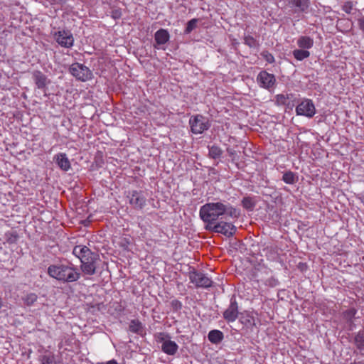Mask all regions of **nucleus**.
I'll return each instance as SVG.
<instances>
[{"label": "nucleus", "mask_w": 364, "mask_h": 364, "mask_svg": "<svg viewBox=\"0 0 364 364\" xmlns=\"http://www.w3.org/2000/svg\"><path fill=\"white\" fill-rule=\"evenodd\" d=\"M199 215L201 220L206 223V228L215 223L220 217L226 215L232 219H237L240 211L230 204L222 202L208 203L200 208Z\"/></svg>", "instance_id": "obj_1"}, {"label": "nucleus", "mask_w": 364, "mask_h": 364, "mask_svg": "<svg viewBox=\"0 0 364 364\" xmlns=\"http://www.w3.org/2000/svg\"><path fill=\"white\" fill-rule=\"evenodd\" d=\"M47 272L50 277L63 282H76L80 277V273L68 262L51 264L48 267Z\"/></svg>", "instance_id": "obj_2"}, {"label": "nucleus", "mask_w": 364, "mask_h": 364, "mask_svg": "<svg viewBox=\"0 0 364 364\" xmlns=\"http://www.w3.org/2000/svg\"><path fill=\"white\" fill-rule=\"evenodd\" d=\"M189 124L191 132L195 134H202L210 127L208 119L200 114L191 117Z\"/></svg>", "instance_id": "obj_3"}, {"label": "nucleus", "mask_w": 364, "mask_h": 364, "mask_svg": "<svg viewBox=\"0 0 364 364\" xmlns=\"http://www.w3.org/2000/svg\"><path fill=\"white\" fill-rule=\"evenodd\" d=\"M188 278L197 288H208L213 284V281L206 274L194 269L189 272Z\"/></svg>", "instance_id": "obj_4"}, {"label": "nucleus", "mask_w": 364, "mask_h": 364, "mask_svg": "<svg viewBox=\"0 0 364 364\" xmlns=\"http://www.w3.org/2000/svg\"><path fill=\"white\" fill-rule=\"evenodd\" d=\"M69 71L76 79L83 82L90 79L92 75L87 67L78 63H73L70 66Z\"/></svg>", "instance_id": "obj_5"}, {"label": "nucleus", "mask_w": 364, "mask_h": 364, "mask_svg": "<svg viewBox=\"0 0 364 364\" xmlns=\"http://www.w3.org/2000/svg\"><path fill=\"white\" fill-rule=\"evenodd\" d=\"M206 229L223 234L226 237H232L236 232L235 226L232 223L226 221L216 222Z\"/></svg>", "instance_id": "obj_6"}, {"label": "nucleus", "mask_w": 364, "mask_h": 364, "mask_svg": "<svg viewBox=\"0 0 364 364\" xmlns=\"http://www.w3.org/2000/svg\"><path fill=\"white\" fill-rule=\"evenodd\" d=\"M296 113L297 115L308 118L313 117L316 114V107L313 101L310 99H302L296 107Z\"/></svg>", "instance_id": "obj_7"}, {"label": "nucleus", "mask_w": 364, "mask_h": 364, "mask_svg": "<svg viewBox=\"0 0 364 364\" xmlns=\"http://www.w3.org/2000/svg\"><path fill=\"white\" fill-rule=\"evenodd\" d=\"M127 197L129 203L135 209H142L146 205V198L142 191H130Z\"/></svg>", "instance_id": "obj_8"}, {"label": "nucleus", "mask_w": 364, "mask_h": 364, "mask_svg": "<svg viewBox=\"0 0 364 364\" xmlns=\"http://www.w3.org/2000/svg\"><path fill=\"white\" fill-rule=\"evenodd\" d=\"M54 38L62 47L71 48L73 46L74 38L70 31H58L54 33Z\"/></svg>", "instance_id": "obj_9"}, {"label": "nucleus", "mask_w": 364, "mask_h": 364, "mask_svg": "<svg viewBox=\"0 0 364 364\" xmlns=\"http://www.w3.org/2000/svg\"><path fill=\"white\" fill-rule=\"evenodd\" d=\"M97 261V256L95 255L81 262L80 269L84 275L92 276L95 274Z\"/></svg>", "instance_id": "obj_10"}, {"label": "nucleus", "mask_w": 364, "mask_h": 364, "mask_svg": "<svg viewBox=\"0 0 364 364\" xmlns=\"http://www.w3.org/2000/svg\"><path fill=\"white\" fill-rule=\"evenodd\" d=\"M257 80L260 87L268 90L272 88L276 82L274 75L264 70L258 74Z\"/></svg>", "instance_id": "obj_11"}, {"label": "nucleus", "mask_w": 364, "mask_h": 364, "mask_svg": "<svg viewBox=\"0 0 364 364\" xmlns=\"http://www.w3.org/2000/svg\"><path fill=\"white\" fill-rule=\"evenodd\" d=\"M238 305L235 299H231L229 306L223 312L224 319L228 322H234L238 318Z\"/></svg>", "instance_id": "obj_12"}, {"label": "nucleus", "mask_w": 364, "mask_h": 364, "mask_svg": "<svg viewBox=\"0 0 364 364\" xmlns=\"http://www.w3.org/2000/svg\"><path fill=\"white\" fill-rule=\"evenodd\" d=\"M287 6L294 12H306L310 6V0H286Z\"/></svg>", "instance_id": "obj_13"}, {"label": "nucleus", "mask_w": 364, "mask_h": 364, "mask_svg": "<svg viewBox=\"0 0 364 364\" xmlns=\"http://www.w3.org/2000/svg\"><path fill=\"white\" fill-rule=\"evenodd\" d=\"M53 160L59 168L63 171H68L71 168L70 160L65 153L55 154L53 157Z\"/></svg>", "instance_id": "obj_14"}, {"label": "nucleus", "mask_w": 364, "mask_h": 364, "mask_svg": "<svg viewBox=\"0 0 364 364\" xmlns=\"http://www.w3.org/2000/svg\"><path fill=\"white\" fill-rule=\"evenodd\" d=\"M73 253L77 257L80 259V262L91 257V256H95L91 250L85 245H77L74 247Z\"/></svg>", "instance_id": "obj_15"}, {"label": "nucleus", "mask_w": 364, "mask_h": 364, "mask_svg": "<svg viewBox=\"0 0 364 364\" xmlns=\"http://www.w3.org/2000/svg\"><path fill=\"white\" fill-rule=\"evenodd\" d=\"M178 349V346L176 343V342L172 341L171 340H164L162 342L161 350L165 353L173 355L176 353Z\"/></svg>", "instance_id": "obj_16"}, {"label": "nucleus", "mask_w": 364, "mask_h": 364, "mask_svg": "<svg viewBox=\"0 0 364 364\" xmlns=\"http://www.w3.org/2000/svg\"><path fill=\"white\" fill-rule=\"evenodd\" d=\"M170 36L166 29L161 28L155 33L154 39L157 45H164L169 40Z\"/></svg>", "instance_id": "obj_17"}, {"label": "nucleus", "mask_w": 364, "mask_h": 364, "mask_svg": "<svg viewBox=\"0 0 364 364\" xmlns=\"http://www.w3.org/2000/svg\"><path fill=\"white\" fill-rule=\"evenodd\" d=\"M33 80L38 88L43 89L48 83L47 77L41 71H36L33 73Z\"/></svg>", "instance_id": "obj_18"}, {"label": "nucleus", "mask_w": 364, "mask_h": 364, "mask_svg": "<svg viewBox=\"0 0 364 364\" xmlns=\"http://www.w3.org/2000/svg\"><path fill=\"white\" fill-rule=\"evenodd\" d=\"M297 46L304 50H309L314 46V39L309 36H302L297 40Z\"/></svg>", "instance_id": "obj_19"}, {"label": "nucleus", "mask_w": 364, "mask_h": 364, "mask_svg": "<svg viewBox=\"0 0 364 364\" xmlns=\"http://www.w3.org/2000/svg\"><path fill=\"white\" fill-rule=\"evenodd\" d=\"M241 323L247 326H253L255 325V319L252 314L250 312L245 311L241 314L240 316Z\"/></svg>", "instance_id": "obj_20"}, {"label": "nucleus", "mask_w": 364, "mask_h": 364, "mask_svg": "<svg viewBox=\"0 0 364 364\" xmlns=\"http://www.w3.org/2000/svg\"><path fill=\"white\" fill-rule=\"evenodd\" d=\"M208 339L212 343L218 344L223 339V333L219 330H212L208 333Z\"/></svg>", "instance_id": "obj_21"}, {"label": "nucleus", "mask_w": 364, "mask_h": 364, "mask_svg": "<svg viewBox=\"0 0 364 364\" xmlns=\"http://www.w3.org/2000/svg\"><path fill=\"white\" fill-rule=\"evenodd\" d=\"M293 56L297 60H303L310 56V52L304 49H295L292 52Z\"/></svg>", "instance_id": "obj_22"}, {"label": "nucleus", "mask_w": 364, "mask_h": 364, "mask_svg": "<svg viewBox=\"0 0 364 364\" xmlns=\"http://www.w3.org/2000/svg\"><path fill=\"white\" fill-rule=\"evenodd\" d=\"M282 180L287 184H294L297 182L298 177L294 173L289 171L283 174Z\"/></svg>", "instance_id": "obj_23"}, {"label": "nucleus", "mask_w": 364, "mask_h": 364, "mask_svg": "<svg viewBox=\"0 0 364 364\" xmlns=\"http://www.w3.org/2000/svg\"><path fill=\"white\" fill-rule=\"evenodd\" d=\"M41 364H54L55 357L50 352H46L39 358Z\"/></svg>", "instance_id": "obj_24"}, {"label": "nucleus", "mask_w": 364, "mask_h": 364, "mask_svg": "<svg viewBox=\"0 0 364 364\" xmlns=\"http://www.w3.org/2000/svg\"><path fill=\"white\" fill-rule=\"evenodd\" d=\"M255 203L254 198L250 196L244 197L242 200V206L247 210H252L255 206Z\"/></svg>", "instance_id": "obj_25"}, {"label": "nucleus", "mask_w": 364, "mask_h": 364, "mask_svg": "<svg viewBox=\"0 0 364 364\" xmlns=\"http://www.w3.org/2000/svg\"><path fill=\"white\" fill-rule=\"evenodd\" d=\"M354 343L360 349H364V331H359L354 337Z\"/></svg>", "instance_id": "obj_26"}, {"label": "nucleus", "mask_w": 364, "mask_h": 364, "mask_svg": "<svg viewBox=\"0 0 364 364\" xmlns=\"http://www.w3.org/2000/svg\"><path fill=\"white\" fill-rule=\"evenodd\" d=\"M129 330L133 333H141L143 331L141 323L138 320H132L129 324Z\"/></svg>", "instance_id": "obj_27"}, {"label": "nucleus", "mask_w": 364, "mask_h": 364, "mask_svg": "<svg viewBox=\"0 0 364 364\" xmlns=\"http://www.w3.org/2000/svg\"><path fill=\"white\" fill-rule=\"evenodd\" d=\"M38 296L35 293H29L25 295L22 299L27 306L33 305L37 301Z\"/></svg>", "instance_id": "obj_28"}, {"label": "nucleus", "mask_w": 364, "mask_h": 364, "mask_svg": "<svg viewBox=\"0 0 364 364\" xmlns=\"http://www.w3.org/2000/svg\"><path fill=\"white\" fill-rule=\"evenodd\" d=\"M222 150L217 146H212L209 147V156L213 159H218L222 155Z\"/></svg>", "instance_id": "obj_29"}, {"label": "nucleus", "mask_w": 364, "mask_h": 364, "mask_svg": "<svg viewBox=\"0 0 364 364\" xmlns=\"http://www.w3.org/2000/svg\"><path fill=\"white\" fill-rule=\"evenodd\" d=\"M244 43L250 48H257L259 46L258 41L251 36H245Z\"/></svg>", "instance_id": "obj_30"}, {"label": "nucleus", "mask_w": 364, "mask_h": 364, "mask_svg": "<svg viewBox=\"0 0 364 364\" xmlns=\"http://www.w3.org/2000/svg\"><path fill=\"white\" fill-rule=\"evenodd\" d=\"M357 313V310L355 308H350L347 309L343 313V316L347 321L351 322L353 318L355 317Z\"/></svg>", "instance_id": "obj_31"}, {"label": "nucleus", "mask_w": 364, "mask_h": 364, "mask_svg": "<svg viewBox=\"0 0 364 364\" xmlns=\"http://www.w3.org/2000/svg\"><path fill=\"white\" fill-rule=\"evenodd\" d=\"M289 99V95L279 94L276 95L275 102L277 105H284Z\"/></svg>", "instance_id": "obj_32"}, {"label": "nucleus", "mask_w": 364, "mask_h": 364, "mask_svg": "<svg viewBox=\"0 0 364 364\" xmlns=\"http://www.w3.org/2000/svg\"><path fill=\"white\" fill-rule=\"evenodd\" d=\"M198 20L197 18H193L190 20L187 23L186 28L185 29V33L188 34L190 33L193 29H195L197 26V23Z\"/></svg>", "instance_id": "obj_33"}, {"label": "nucleus", "mask_w": 364, "mask_h": 364, "mask_svg": "<svg viewBox=\"0 0 364 364\" xmlns=\"http://www.w3.org/2000/svg\"><path fill=\"white\" fill-rule=\"evenodd\" d=\"M262 55L267 62H268L269 63H272L274 62V58L273 55L271 54L270 53H269L267 51H264L262 53Z\"/></svg>", "instance_id": "obj_34"}, {"label": "nucleus", "mask_w": 364, "mask_h": 364, "mask_svg": "<svg viewBox=\"0 0 364 364\" xmlns=\"http://www.w3.org/2000/svg\"><path fill=\"white\" fill-rule=\"evenodd\" d=\"M353 9V4L350 1L346 2L343 6V10L347 14H350Z\"/></svg>", "instance_id": "obj_35"}, {"label": "nucleus", "mask_w": 364, "mask_h": 364, "mask_svg": "<svg viewBox=\"0 0 364 364\" xmlns=\"http://www.w3.org/2000/svg\"><path fill=\"white\" fill-rule=\"evenodd\" d=\"M53 4L59 5L63 6L65 4L66 0H50Z\"/></svg>", "instance_id": "obj_36"}, {"label": "nucleus", "mask_w": 364, "mask_h": 364, "mask_svg": "<svg viewBox=\"0 0 364 364\" xmlns=\"http://www.w3.org/2000/svg\"><path fill=\"white\" fill-rule=\"evenodd\" d=\"M227 152L228 155L232 157V160H235V155L236 154L235 151H234L232 149L228 148Z\"/></svg>", "instance_id": "obj_37"}, {"label": "nucleus", "mask_w": 364, "mask_h": 364, "mask_svg": "<svg viewBox=\"0 0 364 364\" xmlns=\"http://www.w3.org/2000/svg\"><path fill=\"white\" fill-rule=\"evenodd\" d=\"M358 25L360 30L364 31V16L358 19Z\"/></svg>", "instance_id": "obj_38"}, {"label": "nucleus", "mask_w": 364, "mask_h": 364, "mask_svg": "<svg viewBox=\"0 0 364 364\" xmlns=\"http://www.w3.org/2000/svg\"><path fill=\"white\" fill-rule=\"evenodd\" d=\"M105 364H118V363L115 360L112 359V360L107 362Z\"/></svg>", "instance_id": "obj_39"}, {"label": "nucleus", "mask_w": 364, "mask_h": 364, "mask_svg": "<svg viewBox=\"0 0 364 364\" xmlns=\"http://www.w3.org/2000/svg\"><path fill=\"white\" fill-rule=\"evenodd\" d=\"M173 304H175V306H177V304H179V306H181V304L176 300L173 301Z\"/></svg>", "instance_id": "obj_40"}]
</instances>
